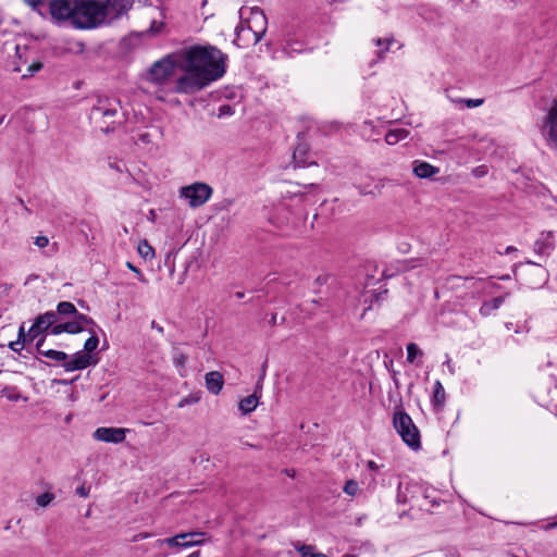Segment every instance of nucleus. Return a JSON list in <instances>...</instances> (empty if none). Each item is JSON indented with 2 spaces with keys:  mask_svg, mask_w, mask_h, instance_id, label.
<instances>
[{
  "mask_svg": "<svg viewBox=\"0 0 557 557\" xmlns=\"http://www.w3.org/2000/svg\"><path fill=\"white\" fill-rule=\"evenodd\" d=\"M177 67L184 72L175 82L177 94H196L226 73L228 57L212 45H193L178 52Z\"/></svg>",
  "mask_w": 557,
  "mask_h": 557,
  "instance_id": "obj_1",
  "label": "nucleus"
},
{
  "mask_svg": "<svg viewBox=\"0 0 557 557\" xmlns=\"http://www.w3.org/2000/svg\"><path fill=\"white\" fill-rule=\"evenodd\" d=\"M52 313L54 315L52 335L78 334L87 326H97L90 317L79 312L71 301H60Z\"/></svg>",
  "mask_w": 557,
  "mask_h": 557,
  "instance_id": "obj_2",
  "label": "nucleus"
},
{
  "mask_svg": "<svg viewBox=\"0 0 557 557\" xmlns=\"http://www.w3.org/2000/svg\"><path fill=\"white\" fill-rule=\"evenodd\" d=\"M240 25L236 27L235 44L245 37L248 41L257 44L261 40L267 30V17L258 7H242L239 9Z\"/></svg>",
  "mask_w": 557,
  "mask_h": 557,
  "instance_id": "obj_3",
  "label": "nucleus"
},
{
  "mask_svg": "<svg viewBox=\"0 0 557 557\" xmlns=\"http://www.w3.org/2000/svg\"><path fill=\"white\" fill-rule=\"evenodd\" d=\"M110 0H79L76 1L74 27L79 29L96 28L109 22L108 3Z\"/></svg>",
  "mask_w": 557,
  "mask_h": 557,
  "instance_id": "obj_4",
  "label": "nucleus"
},
{
  "mask_svg": "<svg viewBox=\"0 0 557 557\" xmlns=\"http://www.w3.org/2000/svg\"><path fill=\"white\" fill-rule=\"evenodd\" d=\"M44 342L45 337H41L36 343L37 352L52 361L61 363L66 372L84 370L90 366H95L98 362V359H95L94 356L82 354V351H77L70 357L64 351L42 349Z\"/></svg>",
  "mask_w": 557,
  "mask_h": 557,
  "instance_id": "obj_5",
  "label": "nucleus"
},
{
  "mask_svg": "<svg viewBox=\"0 0 557 557\" xmlns=\"http://www.w3.org/2000/svg\"><path fill=\"white\" fill-rule=\"evenodd\" d=\"M393 424L401 440L413 450L421 447L420 432L411 417L404 410L394 413Z\"/></svg>",
  "mask_w": 557,
  "mask_h": 557,
  "instance_id": "obj_6",
  "label": "nucleus"
},
{
  "mask_svg": "<svg viewBox=\"0 0 557 557\" xmlns=\"http://www.w3.org/2000/svg\"><path fill=\"white\" fill-rule=\"evenodd\" d=\"M212 188L206 183H194L181 188V197L188 200L191 208L205 205L212 196Z\"/></svg>",
  "mask_w": 557,
  "mask_h": 557,
  "instance_id": "obj_7",
  "label": "nucleus"
},
{
  "mask_svg": "<svg viewBox=\"0 0 557 557\" xmlns=\"http://www.w3.org/2000/svg\"><path fill=\"white\" fill-rule=\"evenodd\" d=\"M175 60L171 55H166L161 60L154 62L149 69V79L157 84H162L169 79L175 66L177 67V57L174 54Z\"/></svg>",
  "mask_w": 557,
  "mask_h": 557,
  "instance_id": "obj_8",
  "label": "nucleus"
},
{
  "mask_svg": "<svg viewBox=\"0 0 557 557\" xmlns=\"http://www.w3.org/2000/svg\"><path fill=\"white\" fill-rule=\"evenodd\" d=\"M50 14L58 21L70 20L74 26V14L76 12V2L71 0H50Z\"/></svg>",
  "mask_w": 557,
  "mask_h": 557,
  "instance_id": "obj_9",
  "label": "nucleus"
},
{
  "mask_svg": "<svg viewBox=\"0 0 557 557\" xmlns=\"http://www.w3.org/2000/svg\"><path fill=\"white\" fill-rule=\"evenodd\" d=\"M119 108L120 101L117 99L99 98L91 109V116L94 119H102L107 122V120H110L117 114Z\"/></svg>",
  "mask_w": 557,
  "mask_h": 557,
  "instance_id": "obj_10",
  "label": "nucleus"
},
{
  "mask_svg": "<svg viewBox=\"0 0 557 557\" xmlns=\"http://www.w3.org/2000/svg\"><path fill=\"white\" fill-rule=\"evenodd\" d=\"M54 319V315L52 313V311H47L42 314H39L33 325L30 326V329L28 330V337H29V341H34L38 335L47 332V331H51L53 329V320Z\"/></svg>",
  "mask_w": 557,
  "mask_h": 557,
  "instance_id": "obj_11",
  "label": "nucleus"
},
{
  "mask_svg": "<svg viewBox=\"0 0 557 557\" xmlns=\"http://www.w3.org/2000/svg\"><path fill=\"white\" fill-rule=\"evenodd\" d=\"M126 432L127 430L122 428L100 426L94 432V437L97 441L119 444L125 440Z\"/></svg>",
  "mask_w": 557,
  "mask_h": 557,
  "instance_id": "obj_12",
  "label": "nucleus"
},
{
  "mask_svg": "<svg viewBox=\"0 0 557 557\" xmlns=\"http://www.w3.org/2000/svg\"><path fill=\"white\" fill-rule=\"evenodd\" d=\"M545 124L548 126L547 140L548 144L557 150V99L552 103L548 114L545 119Z\"/></svg>",
  "mask_w": 557,
  "mask_h": 557,
  "instance_id": "obj_13",
  "label": "nucleus"
},
{
  "mask_svg": "<svg viewBox=\"0 0 557 557\" xmlns=\"http://www.w3.org/2000/svg\"><path fill=\"white\" fill-rule=\"evenodd\" d=\"M189 532L180 533L172 537L164 539L162 542L168 547L175 549L174 553H178L180 549H186L194 546H199V542L188 537Z\"/></svg>",
  "mask_w": 557,
  "mask_h": 557,
  "instance_id": "obj_14",
  "label": "nucleus"
},
{
  "mask_svg": "<svg viewBox=\"0 0 557 557\" xmlns=\"http://www.w3.org/2000/svg\"><path fill=\"white\" fill-rule=\"evenodd\" d=\"M554 249V233L552 231L542 232L534 243V252L541 256H548Z\"/></svg>",
  "mask_w": 557,
  "mask_h": 557,
  "instance_id": "obj_15",
  "label": "nucleus"
},
{
  "mask_svg": "<svg viewBox=\"0 0 557 557\" xmlns=\"http://www.w3.org/2000/svg\"><path fill=\"white\" fill-rule=\"evenodd\" d=\"M132 0H110L108 3L109 22L119 18L132 8Z\"/></svg>",
  "mask_w": 557,
  "mask_h": 557,
  "instance_id": "obj_16",
  "label": "nucleus"
},
{
  "mask_svg": "<svg viewBox=\"0 0 557 557\" xmlns=\"http://www.w3.org/2000/svg\"><path fill=\"white\" fill-rule=\"evenodd\" d=\"M206 387L208 392L213 395H218L224 385V379L221 372L219 371H210L205 376Z\"/></svg>",
  "mask_w": 557,
  "mask_h": 557,
  "instance_id": "obj_17",
  "label": "nucleus"
},
{
  "mask_svg": "<svg viewBox=\"0 0 557 557\" xmlns=\"http://www.w3.org/2000/svg\"><path fill=\"white\" fill-rule=\"evenodd\" d=\"M509 296V293L505 295L497 296L490 301H484L480 307V314L483 317H488L493 311L497 310L505 301V299Z\"/></svg>",
  "mask_w": 557,
  "mask_h": 557,
  "instance_id": "obj_18",
  "label": "nucleus"
},
{
  "mask_svg": "<svg viewBox=\"0 0 557 557\" xmlns=\"http://www.w3.org/2000/svg\"><path fill=\"white\" fill-rule=\"evenodd\" d=\"M307 50L308 48L306 47L305 42L295 39L286 40V44L283 47V52L290 58Z\"/></svg>",
  "mask_w": 557,
  "mask_h": 557,
  "instance_id": "obj_19",
  "label": "nucleus"
},
{
  "mask_svg": "<svg viewBox=\"0 0 557 557\" xmlns=\"http://www.w3.org/2000/svg\"><path fill=\"white\" fill-rule=\"evenodd\" d=\"M438 168L428 163V162H419L413 168V173L421 178H429L438 173Z\"/></svg>",
  "mask_w": 557,
  "mask_h": 557,
  "instance_id": "obj_20",
  "label": "nucleus"
},
{
  "mask_svg": "<svg viewBox=\"0 0 557 557\" xmlns=\"http://www.w3.org/2000/svg\"><path fill=\"white\" fill-rule=\"evenodd\" d=\"M308 147L305 144H299L293 153V160L296 166H306L313 164L314 162H308L307 160Z\"/></svg>",
  "mask_w": 557,
  "mask_h": 557,
  "instance_id": "obj_21",
  "label": "nucleus"
},
{
  "mask_svg": "<svg viewBox=\"0 0 557 557\" xmlns=\"http://www.w3.org/2000/svg\"><path fill=\"white\" fill-rule=\"evenodd\" d=\"M446 400V394L441 381H435L433 385V397L432 403L435 408H442Z\"/></svg>",
  "mask_w": 557,
  "mask_h": 557,
  "instance_id": "obj_22",
  "label": "nucleus"
},
{
  "mask_svg": "<svg viewBox=\"0 0 557 557\" xmlns=\"http://www.w3.org/2000/svg\"><path fill=\"white\" fill-rule=\"evenodd\" d=\"M409 134V131L406 128L389 129L385 135V141L387 145L393 146L407 138Z\"/></svg>",
  "mask_w": 557,
  "mask_h": 557,
  "instance_id": "obj_23",
  "label": "nucleus"
},
{
  "mask_svg": "<svg viewBox=\"0 0 557 557\" xmlns=\"http://www.w3.org/2000/svg\"><path fill=\"white\" fill-rule=\"evenodd\" d=\"M258 406V396L257 394L249 395L245 398H243L239 401L238 408L242 411L243 414H248L252 412Z\"/></svg>",
  "mask_w": 557,
  "mask_h": 557,
  "instance_id": "obj_24",
  "label": "nucleus"
},
{
  "mask_svg": "<svg viewBox=\"0 0 557 557\" xmlns=\"http://www.w3.org/2000/svg\"><path fill=\"white\" fill-rule=\"evenodd\" d=\"M385 180H380L377 184L374 185L373 188L368 184H355L354 186L358 189L360 195L367 196H376L381 194V189L384 187Z\"/></svg>",
  "mask_w": 557,
  "mask_h": 557,
  "instance_id": "obj_25",
  "label": "nucleus"
},
{
  "mask_svg": "<svg viewBox=\"0 0 557 557\" xmlns=\"http://www.w3.org/2000/svg\"><path fill=\"white\" fill-rule=\"evenodd\" d=\"M87 331L91 334V336L86 339L84 344V350H82V354L94 356L92 352L98 348L99 345V337L97 336L92 327H88ZM94 358L97 359L95 356Z\"/></svg>",
  "mask_w": 557,
  "mask_h": 557,
  "instance_id": "obj_26",
  "label": "nucleus"
},
{
  "mask_svg": "<svg viewBox=\"0 0 557 557\" xmlns=\"http://www.w3.org/2000/svg\"><path fill=\"white\" fill-rule=\"evenodd\" d=\"M187 355L181 351L178 348H173V363L178 369L180 374L184 376L185 366L187 362Z\"/></svg>",
  "mask_w": 557,
  "mask_h": 557,
  "instance_id": "obj_27",
  "label": "nucleus"
},
{
  "mask_svg": "<svg viewBox=\"0 0 557 557\" xmlns=\"http://www.w3.org/2000/svg\"><path fill=\"white\" fill-rule=\"evenodd\" d=\"M137 251L144 259H152L154 257L153 248L148 244L146 239L138 244Z\"/></svg>",
  "mask_w": 557,
  "mask_h": 557,
  "instance_id": "obj_28",
  "label": "nucleus"
},
{
  "mask_svg": "<svg viewBox=\"0 0 557 557\" xmlns=\"http://www.w3.org/2000/svg\"><path fill=\"white\" fill-rule=\"evenodd\" d=\"M423 351L414 343L407 345V361L412 363L418 356H422Z\"/></svg>",
  "mask_w": 557,
  "mask_h": 557,
  "instance_id": "obj_29",
  "label": "nucleus"
},
{
  "mask_svg": "<svg viewBox=\"0 0 557 557\" xmlns=\"http://www.w3.org/2000/svg\"><path fill=\"white\" fill-rule=\"evenodd\" d=\"M55 496L53 493L51 492H46L41 495H38L36 497V504L39 506V507H48L53 500H54Z\"/></svg>",
  "mask_w": 557,
  "mask_h": 557,
  "instance_id": "obj_30",
  "label": "nucleus"
},
{
  "mask_svg": "<svg viewBox=\"0 0 557 557\" xmlns=\"http://www.w3.org/2000/svg\"><path fill=\"white\" fill-rule=\"evenodd\" d=\"M343 491L349 496H355L359 491V484L355 480H348L346 481Z\"/></svg>",
  "mask_w": 557,
  "mask_h": 557,
  "instance_id": "obj_31",
  "label": "nucleus"
},
{
  "mask_svg": "<svg viewBox=\"0 0 557 557\" xmlns=\"http://www.w3.org/2000/svg\"><path fill=\"white\" fill-rule=\"evenodd\" d=\"M188 537L193 539L194 541L199 542V546L205 544L209 540V537L207 536V534L205 532H198V531L189 532Z\"/></svg>",
  "mask_w": 557,
  "mask_h": 557,
  "instance_id": "obj_32",
  "label": "nucleus"
},
{
  "mask_svg": "<svg viewBox=\"0 0 557 557\" xmlns=\"http://www.w3.org/2000/svg\"><path fill=\"white\" fill-rule=\"evenodd\" d=\"M458 103H465L468 108H476L483 104V99H459Z\"/></svg>",
  "mask_w": 557,
  "mask_h": 557,
  "instance_id": "obj_33",
  "label": "nucleus"
},
{
  "mask_svg": "<svg viewBox=\"0 0 557 557\" xmlns=\"http://www.w3.org/2000/svg\"><path fill=\"white\" fill-rule=\"evenodd\" d=\"M296 548L301 554V557H310V554H313V546H311V545L304 544Z\"/></svg>",
  "mask_w": 557,
  "mask_h": 557,
  "instance_id": "obj_34",
  "label": "nucleus"
},
{
  "mask_svg": "<svg viewBox=\"0 0 557 557\" xmlns=\"http://www.w3.org/2000/svg\"><path fill=\"white\" fill-rule=\"evenodd\" d=\"M34 244L39 248H45L49 245V238L47 236H37L34 240Z\"/></svg>",
  "mask_w": 557,
  "mask_h": 557,
  "instance_id": "obj_35",
  "label": "nucleus"
},
{
  "mask_svg": "<svg viewBox=\"0 0 557 557\" xmlns=\"http://www.w3.org/2000/svg\"><path fill=\"white\" fill-rule=\"evenodd\" d=\"M475 177H483L487 174V168L485 165L476 166L472 170Z\"/></svg>",
  "mask_w": 557,
  "mask_h": 557,
  "instance_id": "obj_36",
  "label": "nucleus"
},
{
  "mask_svg": "<svg viewBox=\"0 0 557 557\" xmlns=\"http://www.w3.org/2000/svg\"><path fill=\"white\" fill-rule=\"evenodd\" d=\"M126 267L138 275L139 281L144 283L147 282L140 270L137 267H135L132 262H126Z\"/></svg>",
  "mask_w": 557,
  "mask_h": 557,
  "instance_id": "obj_37",
  "label": "nucleus"
},
{
  "mask_svg": "<svg viewBox=\"0 0 557 557\" xmlns=\"http://www.w3.org/2000/svg\"><path fill=\"white\" fill-rule=\"evenodd\" d=\"M90 493V487L84 484L76 488V494L81 497H87Z\"/></svg>",
  "mask_w": 557,
  "mask_h": 557,
  "instance_id": "obj_38",
  "label": "nucleus"
},
{
  "mask_svg": "<svg viewBox=\"0 0 557 557\" xmlns=\"http://www.w3.org/2000/svg\"><path fill=\"white\" fill-rule=\"evenodd\" d=\"M24 342L20 341V339H16L15 342H11L9 344V347L13 350V351H20L23 349L24 347Z\"/></svg>",
  "mask_w": 557,
  "mask_h": 557,
  "instance_id": "obj_39",
  "label": "nucleus"
},
{
  "mask_svg": "<svg viewBox=\"0 0 557 557\" xmlns=\"http://www.w3.org/2000/svg\"><path fill=\"white\" fill-rule=\"evenodd\" d=\"M374 42L379 47L382 46L383 44H385L386 45L385 50H388L389 45L394 42V38H385V39L377 38L374 40Z\"/></svg>",
  "mask_w": 557,
  "mask_h": 557,
  "instance_id": "obj_40",
  "label": "nucleus"
},
{
  "mask_svg": "<svg viewBox=\"0 0 557 557\" xmlns=\"http://www.w3.org/2000/svg\"><path fill=\"white\" fill-rule=\"evenodd\" d=\"M198 397H194V396H188L184 399H182L178 404V407L182 408L184 407L185 405H189V404H194V403H197L198 401Z\"/></svg>",
  "mask_w": 557,
  "mask_h": 557,
  "instance_id": "obj_41",
  "label": "nucleus"
},
{
  "mask_svg": "<svg viewBox=\"0 0 557 557\" xmlns=\"http://www.w3.org/2000/svg\"><path fill=\"white\" fill-rule=\"evenodd\" d=\"M17 339H20V341H22L24 343L30 342L29 337H28V333L25 334L24 325L20 326Z\"/></svg>",
  "mask_w": 557,
  "mask_h": 557,
  "instance_id": "obj_42",
  "label": "nucleus"
},
{
  "mask_svg": "<svg viewBox=\"0 0 557 557\" xmlns=\"http://www.w3.org/2000/svg\"><path fill=\"white\" fill-rule=\"evenodd\" d=\"M42 67L41 63H33L28 66V75H33L34 73L38 72Z\"/></svg>",
  "mask_w": 557,
  "mask_h": 557,
  "instance_id": "obj_43",
  "label": "nucleus"
},
{
  "mask_svg": "<svg viewBox=\"0 0 557 557\" xmlns=\"http://www.w3.org/2000/svg\"><path fill=\"white\" fill-rule=\"evenodd\" d=\"M24 2L30 5L33 9H37L42 4V0H24Z\"/></svg>",
  "mask_w": 557,
  "mask_h": 557,
  "instance_id": "obj_44",
  "label": "nucleus"
},
{
  "mask_svg": "<svg viewBox=\"0 0 557 557\" xmlns=\"http://www.w3.org/2000/svg\"><path fill=\"white\" fill-rule=\"evenodd\" d=\"M115 129V126H114V122L111 121V122H108L107 125L104 127H101V131L106 134L110 133V132H113Z\"/></svg>",
  "mask_w": 557,
  "mask_h": 557,
  "instance_id": "obj_45",
  "label": "nucleus"
},
{
  "mask_svg": "<svg viewBox=\"0 0 557 557\" xmlns=\"http://www.w3.org/2000/svg\"><path fill=\"white\" fill-rule=\"evenodd\" d=\"M397 375H398V372H397V371H395V370H393V371H392V379H393V382H394V384H395V387H396V388H399V380H398V376H397Z\"/></svg>",
  "mask_w": 557,
  "mask_h": 557,
  "instance_id": "obj_46",
  "label": "nucleus"
},
{
  "mask_svg": "<svg viewBox=\"0 0 557 557\" xmlns=\"http://www.w3.org/2000/svg\"><path fill=\"white\" fill-rule=\"evenodd\" d=\"M367 466H368V468H369L370 470H372V471H377V470H379V466H377V463H376L375 461H373V460H369V461L367 462Z\"/></svg>",
  "mask_w": 557,
  "mask_h": 557,
  "instance_id": "obj_47",
  "label": "nucleus"
},
{
  "mask_svg": "<svg viewBox=\"0 0 557 557\" xmlns=\"http://www.w3.org/2000/svg\"><path fill=\"white\" fill-rule=\"evenodd\" d=\"M151 327L154 329L160 334H163V332H164L163 327L160 324H158L156 321L151 322Z\"/></svg>",
  "mask_w": 557,
  "mask_h": 557,
  "instance_id": "obj_48",
  "label": "nucleus"
},
{
  "mask_svg": "<svg viewBox=\"0 0 557 557\" xmlns=\"http://www.w3.org/2000/svg\"><path fill=\"white\" fill-rule=\"evenodd\" d=\"M386 294H387V289H384V290L375 294L374 297L376 300H382L385 298Z\"/></svg>",
  "mask_w": 557,
  "mask_h": 557,
  "instance_id": "obj_49",
  "label": "nucleus"
},
{
  "mask_svg": "<svg viewBox=\"0 0 557 557\" xmlns=\"http://www.w3.org/2000/svg\"><path fill=\"white\" fill-rule=\"evenodd\" d=\"M400 486H401V484L398 485L397 502L398 503H406L405 496H403V494L400 493Z\"/></svg>",
  "mask_w": 557,
  "mask_h": 557,
  "instance_id": "obj_50",
  "label": "nucleus"
},
{
  "mask_svg": "<svg viewBox=\"0 0 557 557\" xmlns=\"http://www.w3.org/2000/svg\"><path fill=\"white\" fill-rule=\"evenodd\" d=\"M110 168L115 170V171H117V172L122 171L117 163H110Z\"/></svg>",
  "mask_w": 557,
  "mask_h": 557,
  "instance_id": "obj_51",
  "label": "nucleus"
},
{
  "mask_svg": "<svg viewBox=\"0 0 557 557\" xmlns=\"http://www.w3.org/2000/svg\"><path fill=\"white\" fill-rule=\"evenodd\" d=\"M513 251H517V248L513 247V246H508L505 250V253H510V252H513Z\"/></svg>",
  "mask_w": 557,
  "mask_h": 557,
  "instance_id": "obj_52",
  "label": "nucleus"
},
{
  "mask_svg": "<svg viewBox=\"0 0 557 557\" xmlns=\"http://www.w3.org/2000/svg\"><path fill=\"white\" fill-rule=\"evenodd\" d=\"M200 550H195L190 555H188L187 557H200Z\"/></svg>",
  "mask_w": 557,
  "mask_h": 557,
  "instance_id": "obj_53",
  "label": "nucleus"
},
{
  "mask_svg": "<svg viewBox=\"0 0 557 557\" xmlns=\"http://www.w3.org/2000/svg\"><path fill=\"white\" fill-rule=\"evenodd\" d=\"M224 110H227V112H230V111H231V108H230L228 106H222V107L220 108L221 113H224Z\"/></svg>",
  "mask_w": 557,
  "mask_h": 557,
  "instance_id": "obj_54",
  "label": "nucleus"
},
{
  "mask_svg": "<svg viewBox=\"0 0 557 557\" xmlns=\"http://www.w3.org/2000/svg\"><path fill=\"white\" fill-rule=\"evenodd\" d=\"M310 557H326L324 554L322 553H317V554H310Z\"/></svg>",
  "mask_w": 557,
  "mask_h": 557,
  "instance_id": "obj_55",
  "label": "nucleus"
},
{
  "mask_svg": "<svg viewBox=\"0 0 557 557\" xmlns=\"http://www.w3.org/2000/svg\"><path fill=\"white\" fill-rule=\"evenodd\" d=\"M270 323L273 325L276 324V314H272Z\"/></svg>",
  "mask_w": 557,
  "mask_h": 557,
  "instance_id": "obj_56",
  "label": "nucleus"
},
{
  "mask_svg": "<svg viewBox=\"0 0 557 557\" xmlns=\"http://www.w3.org/2000/svg\"><path fill=\"white\" fill-rule=\"evenodd\" d=\"M235 296H236L238 299H242V298H244V293H243V292H237V293L235 294Z\"/></svg>",
  "mask_w": 557,
  "mask_h": 557,
  "instance_id": "obj_57",
  "label": "nucleus"
},
{
  "mask_svg": "<svg viewBox=\"0 0 557 557\" xmlns=\"http://www.w3.org/2000/svg\"><path fill=\"white\" fill-rule=\"evenodd\" d=\"M527 263H528V264H532V265H537L539 268H541V265H540V264H537V263H535V262H533V261H530V260H528V261H527Z\"/></svg>",
  "mask_w": 557,
  "mask_h": 557,
  "instance_id": "obj_58",
  "label": "nucleus"
},
{
  "mask_svg": "<svg viewBox=\"0 0 557 557\" xmlns=\"http://www.w3.org/2000/svg\"><path fill=\"white\" fill-rule=\"evenodd\" d=\"M17 202H18L21 206H23V207L25 206L24 200H23L22 198H18V199H17Z\"/></svg>",
  "mask_w": 557,
  "mask_h": 557,
  "instance_id": "obj_59",
  "label": "nucleus"
},
{
  "mask_svg": "<svg viewBox=\"0 0 557 557\" xmlns=\"http://www.w3.org/2000/svg\"><path fill=\"white\" fill-rule=\"evenodd\" d=\"M265 369H267V362H264L263 366H262V372H263L262 375H264Z\"/></svg>",
  "mask_w": 557,
  "mask_h": 557,
  "instance_id": "obj_60",
  "label": "nucleus"
},
{
  "mask_svg": "<svg viewBox=\"0 0 557 557\" xmlns=\"http://www.w3.org/2000/svg\"><path fill=\"white\" fill-rule=\"evenodd\" d=\"M59 383L62 384V385L69 384V382L66 380H61V381H59Z\"/></svg>",
  "mask_w": 557,
  "mask_h": 557,
  "instance_id": "obj_61",
  "label": "nucleus"
},
{
  "mask_svg": "<svg viewBox=\"0 0 557 557\" xmlns=\"http://www.w3.org/2000/svg\"><path fill=\"white\" fill-rule=\"evenodd\" d=\"M383 52H384V50H380L379 51L377 55H379L380 59L383 57Z\"/></svg>",
  "mask_w": 557,
  "mask_h": 557,
  "instance_id": "obj_62",
  "label": "nucleus"
},
{
  "mask_svg": "<svg viewBox=\"0 0 557 557\" xmlns=\"http://www.w3.org/2000/svg\"><path fill=\"white\" fill-rule=\"evenodd\" d=\"M24 209H25V211H27L28 213L30 212V210H29L26 206H24Z\"/></svg>",
  "mask_w": 557,
  "mask_h": 557,
  "instance_id": "obj_63",
  "label": "nucleus"
},
{
  "mask_svg": "<svg viewBox=\"0 0 557 557\" xmlns=\"http://www.w3.org/2000/svg\"><path fill=\"white\" fill-rule=\"evenodd\" d=\"M343 557H355L354 555H344Z\"/></svg>",
  "mask_w": 557,
  "mask_h": 557,
  "instance_id": "obj_64",
  "label": "nucleus"
}]
</instances>
